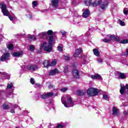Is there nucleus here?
I'll use <instances>...</instances> for the list:
<instances>
[{
    "label": "nucleus",
    "instance_id": "obj_38",
    "mask_svg": "<svg viewBox=\"0 0 128 128\" xmlns=\"http://www.w3.org/2000/svg\"><path fill=\"white\" fill-rule=\"evenodd\" d=\"M120 44H128V40H123L120 41Z\"/></svg>",
    "mask_w": 128,
    "mask_h": 128
},
{
    "label": "nucleus",
    "instance_id": "obj_8",
    "mask_svg": "<svg viewBox=\"0 0 128 128\" xmlns=\"http://www.w3.org/2000/svg\"><path fill=\"white\" fill-rule=\"evenodd\" d=\"M10 53H6L4 54L0 58V62H4V60H10Z\"/></svg>",
    "mask_w": 128,
    "mask_h": 128
},
{
    "label": "nucleus",
    "instance_id": "obj_30",
    "mask_svg": "<svg viewBox=\"0 0 128 128\" xmlns=\"http://www.w3.org/2000/svg\"><path fill=\"white\" fill-rule=\"evenodd\" d=\"M3 108H4V110H8V108H10V106L8 104H3Z\"/></svg>",
    "mask_w": 128,
    "mask_h": 128
},
{
    "label": "nucleus",
    "instance_id": "obj_24",
    "mask_svg": "<svg viewBox=\"0 0 128 128\" xmlns=\"http://www.w3.org/2000/svg\"><path fill=\"white\" fill-rule=\"evenodd\" d=\"M43 66H44V68H48V66H50V61L48 60H45L43 63Z\"/></svg>",
    "mask_w": 128,
    "mask_h": 128
},
{
    "label": "nucleus",
    "instance_id": "obj_9",
    "mask_svg": "<svg viewBox=\"0 0 128 128\" xmlns=\"http://www.w3.org/2000/svg\"><path fill=\"white\" fill-rule=\"evenodd\" d=\"M12 56L14 58H22L24 56V52L22 51H19L17 52H14L12 53Z\"/></svg>",
    "mask_w": 128,
    "mask_h": 128
},
{
    "label": "nucleus",
    "instance_id": "obj_50",
    "mask_svg": "<svg viewBox=\"0 0 128 128\" xmlns=\"http://www.w3.org/2000/svg\"><path fill=\"white\" fill-rule=\"evenodd\" d=\"M128 114V110H126L125 112H123V114H125V115Z\"/></svg>",
    "mask_w": 128,
    "mask_h": 128
},
{
    "label": "nucleus",
    "instance_id": "obj_35",
    "mask_svg": "<svg viewBox=\"0 0 128 128\" xmlns=\"http://www.w3.org/2000/svg\"><path fill=\"white\" fill-rule=\"evenodd\" d=\"M32 8H36V6H38V1H34L32 2Z\"/></svg>",
    "mask_w": 128,
    "mask_h": 128
},
{
    "label": "nucleus",
    "instance_id": "obj_28",
    "mask_svg": "<svg viewBox=\"0 0 128 128\" xmlns=\"http://www.w3.org/2000/svg\"><path fill=\"white\" fill-rule=\"evenodd\" d=\"M28 40H36V36H30L28 37Z\"/></svg>",
    "mask_w": 128,
    "mask_h": 128
},
{
    "label": "nucleus",
    "instance_id": "obj_39",
    "mask_svg": "<svg viewBox=\"0 0 128 128\" xmlns=\"http://www.w3.org/2000/svg\"><path fill=\"white\" fill-rule=\"evenodd\" d=\"M26 16L28 18H30V20H32V18L31 13H28V14H26Z\"/></svg>",
    "mask_w": 128,
    "mask_h": 128
},
{
    "label": "nucleus",
    "instance_id": "obj_6",
    "mask_svg": "<svg viewBox=\"0 0 128 128\" xmlns=\"http://www.w3.org/2000/svg\"><path fill=\"white\" fill-rule=\"evenodd\" d=\"M90 78H91L92 80H102V77L98 74H96L94 75H90Z\"/></svg>",
    "mask_w": 128,
    "mask_h": 128
},
{
    "label": "nucleus",
    "instance_id": "obj_11",
    "mask_svg": "<svg viewBox=\"0 0 128 128\" xmlns=\"http://www.w3.org/2000/svg\"><path fill=\"white\" fill-rule=\"evenodd\" d=\"M0 76H2V80H10V75L6 72H1Z\"/></svg>",
    "mask_w": 128,
    "mask_h": 128
},
{
    "label": "nucleus",
    "instance_id": "obj_22",
    "mask_svg": "<svg viewBox=\"0 0 128 128\" xmlns=\"http://www.w3.org/2000/svg\"><path fill=\"white\" fill-rule=\"evenodd\" d=\"M113 114L114 116H118V110L116 107L112 108Z\"/></svg>",
    "mask_w": 128,
    "mask_h": 128
},
{
    "label": "nucleus",
    "instance_id": "obj_21",
    "mask_svg": "<svg viewBox=\"0 0 128 128\" xmlns=\"http://www.w3.org/2000/svg\"><path fill=\"white\" fill-rule=\"evenodd\" d=\"M46 32H42L38 34V36L40 38H46Z\"/></svg>",
    "mask_w": 128,
    "mask_h": 128
},
{
    "label": "nucleus",
    "instance_id": "obj_17",
    "mask_svg": "<svg viewBox=\"0 0 128 128\" xmlns=\"http://www.w3.org/2000/svg\"><path fill=\"white\" fill-rule=\"evenodd\" d=\"M28 68L30 70L34 72V70H38V66L36 65H31L30 66H28Z\"/></svg>",
    "mask_w": 128,
    "mask_h": 128
},
{
    "label": "nucleus",
    "instance_id": "obj_52",
    "mask_svg": "<svg viewBox=\"0 0 128 128\" xmlns=\"http://www.w3.org/2000/svg\"><path fill=\"white\" fill-rule=\"evenodd\" d=\"M14 108H18V106H16V105H14Z\"/></svg>",
    "mask_w": 128,
    "mask_h": 128
},
{
    "label": "nucleus",
    "instance_id": "obj_3",
    "mask_svg": "<svg viewBox=\"0 0 128 128\" xmlns=\"http://www.w3.org/2000/svg\"><path fill=\"white\" fill-rule=\"evenodd\" d=\"M108 2H102V0H96L92 2V6H100V12H104V10L106 9V8L108 6Z\"/></svg>",
    "mask_w": 128,
    "mask_h": 128
},
{
    "label": "nucleus",
    "instance_id": "obj_23",
    "mask_svg": "<svg viewBox=\"0 0 128 128\" xmlns=\"http://www.w3.org/2000/svg\"><path fill=\"white\" fill-rule=\"evenodd\" d=\"M110 40H112V38L108 37V35L106 38H104V39H102V42H110Z\"/></svg>",
    "mask_w": 128,
    "mask_h": 128
},
{
    "label": "nucleus",
    "instance_id": "obj_41",
    "mask_svg": "<svg viewBox=\"0 0 128 128\" xmlns=\"http://www.w3.org/2000/svg\"><path fill=\"white\" fill-rule=\"evenodd\" d=\"M68 66H65L64 68V74H66L68 72Z\"/></svg>",
    "mask_w": 128,
    "mask_h": 128
},
{
    "label": "nucleus",
    "instance_id": "obj_20",
    "mask_svg": "<svg viewBox=\"0 0 128 128\" xmlns=\"http://www.w3.org/2000/svg\"><path fill=\"white\" fill-rule=\"evenodd\" d=\"M92 0H84V2L87 6H92Z\"/></svg>",
    "mask_w": 128,
    "mask_h": 128
},
{
    "label": "nucleus",
    "instance_id": "obj_10",
    "mask_svg": "<svg viewBox=\"0 0 128 128\" xmlns=\"http://www.w3.org/2000/svg\"><path fill=\"white\" fill-rule=\"evenodd\" d=\"M84 12L82 14V16H83L84 18H88L90 16V10L88 9H84Z\"/></svg>",
    "mask_w": 128,
    "mask_h": 128
},
{
    "label": "nucleus",
    "instance_id": "obj_48",
    "mask_svg": "<svg viewBox=\"0 0 128 128\" xmlns=\"http://www.w3.org/2000/svg\"><path fill=\"white\" fill-rule=\"evenodd\" d=\"M8 18H10V20L12 21V20H14V18H12V16H8Z\"/></svg>",
    "mask_w": 128,
    "mask_h": 128
},
{
    "label": "nucleus",
    "instance_id": "obj_42",
    "mask_svg": "<svg viewBox=\"0 0 128 128\" xmlns=\"http://www.w3.org/2000/svg\"><path fill=\"white\" fill-rule=\"evenodd\" d=\"M30 82L32 84H34L35 82H34V78H31Z\"/></svg>",
    "mask_w": 128,
    "mask_h": 128
},
{
    "label": "nucleus",
    "instance_id": "obj_15",
    "mask_svg": "<svg viewBox=\"0 0 128 128\" xmlns=\"http://www.w3.org/2000/svg\"><path fill=\"white\" fill-rule=\"evenodd\" d=\"M60 71L58 68H55L52 70H50L49 72V76H54V74H59Z\"/></svg>",
    "mask_w": 128,
    "mask_h": 128
},
{
    "label": "nucleus",
    "instance_id": "obj_47",
    "mask_svg": "<svg viewBox=\"0 0 128 128\" xmlns=\"http://www.w3.org/2000/svg\"><path fill=\"white\" fill-rule=\"evenodd\" d=\"M97 60L100 62V64H102V58H98Z\"/></svg>",
    "mask_w": 128,
    "mask_h": 128
},
{
    "label": "nucleus",
    "instance_id": "obj_54",
    "mask_svg": "<svg viewBox=\"0 0 128 128\" xmlns=\"http://www.w3.org/2000/svg\"><path fill=\"white\" fill-rule=\"evenodd\" d=\"M72 66H74V65H72Z\"/></svg>",
    "mask_w": 128,
    "mask_h": 128
},
{
    "label": "nucleus",
    "instance_id": "obj_7",
    "mask_svg": "<svg viewBox=\"0 0 128 128\" xmlns=\"http://www.w3.org/2000/svg\"><path fill=\"white\" fill-rule=\"evenodd\" d=\"M52 94H54L52 92L44 93L40 96V98H42V100H46V98H48L52 96Z\"/></svg>",
    "mask_w": 128,
    "mask_h": 128
},
{
    "label": "nucleus",
    "instance_id": "obj_33",
    "mask_svg": "<svg viewBox=\"0 0 128 128\" xmlns=\"http://www.w3.org/2000/svg\"><path fill=\"white\" fill-rule=\"evenodd\" d=\"M118 22H119V24H120V26H124L125 24H124V21H122L120 20H118Z\"/></svg>",
    "mask_w": 128,
    "mask_h": 128
},
{
    "label": "nucleus",
    "instance_id": "obj_49",
    "mask_svg": "<svg viewBox=\"0 0 128 128\" xmlns=\"http://www.w3.org/2000/svg\"><path fill=\"white\" fill-rule=\"evenodd\" d=\"M35 88H38V87H40V84H35Z\"/></svg>",
    "mask_w": 128,
    "mask_h": 128
},
{
    "label": "nucleus",
    "instance_id": "obj_25",
    "mask_svg": "<svg viewBox=\"0 0 128 128\" xmlns=\"http://www.w3.org/2000/svg\"><path fill=\"white\" fill-rule=\"evenodd\" d=\"M93 52L94 56H100V51H98V50L96 48L93 50Z\"/></svg>",
    "mask_w": 128,
    "mask_h": 128
},
{
    "label": "nucleus",
    "instance_id": "obj_36",
    "mask_svg": "<svg viewBox=\"0 0 128 128\" xmlns=\"http://www.w3.org/2000/svg\"><path fill=\"white\" fill-rule=\"evenodd\" d=\"M124 12L125 16H128V8H125L124 10Z\"/></svg>",
    "mask_w": 128,
    "mask_h": 128
},
{
    "label": "nucleus",
    "instance_id": "obj_31",
    "mask_svg": "<svg viewBox=\"0 0 128 128\" xmlns=\"http://www.w3.org/2000/svg\"><path fill=\"white\" fill-rule=\"evenodd\" d=\"M46 32V36H48H48H52V34H54V32H52V30H48Z\"/></svg>",
    "mask_w": 128,
    "mask_h": 128
},
{
    "label": "nucleus",
    "instance_id": "obj_14",
    "mask_svg": "<svg viewBox=\"0 0 128 128\" xmlns=\"http://www.w3.org/2000/svg\"><path fill=\"white\" fill-rule=\"evenodd\" d=\"M72 74L74 78H80V74L78 70H73Z\"/></svg>",
    "mask_w": 128,
    "mask_h": 128
},
{
    "label": "nucleus",
    "instance_id": "obj_5",
    "mask_svg": "<svg viewBox=\"0 0 128 128\" xmlns=\"http://www.w3.org/2000/svg\"><path fill=\"white\" fill-rule=\"evenodd\" d=\"M0 8L2 10V12L4 16H8L10 14V12L6 10V5L4 4H0Z\"/></svg>",
    "mask_w": 128,
    "mask_h": 128
},
{
    "label": "nucleus",
    "instance_id": "obj_27",
    "mask_svg": "<svg viewBox=\"0 0 128 128\" xmlns=\"http://www.w3.org/2000/svg\"><path fill=\"white\" fill-rule=\"evenodd\" d=\"M7 48L8 50H14V44H7Z\"/></svg>",
    "mask_w": 128,
    "mask_h": 128
},
{
    "label": "nucleus",
    "instance_id": "obj_19",
    "mask_svg": "<svg viewBox=\"0 0 128 128\" xmlns=\"http://www.w3.org/2000/svg\"><path fill=\"white\" fill-rule=\"evenodd\" d=\"M52 4L54 8H56L58 4V0H52Z\"/></svg>",
    "mask_w": 128,
    "mask_h": 128
},
{
    "label": "nucleus",
    "instance_id": "obj_1",
    "mask_svg": "<svg viewBox=\"0 0 128 128\" xmlns=\"http://www.w3.org/2000/svg\"><path fill=\"white\" fill-rule=\"evenodd\" d=\"M56 36H50L48 39V44L46 42H44L40 45V46L44 48L45 52H50L52 50V44H56Z\"/></svg>",
    "mask_w": 128,
    "mask_h": 128
},
{
    "label": "nucleus",
    "instance_id": "obj_29",
    "mask_svg": "<svg viewBox=\"0 0 128 128\" xmlns=\"http://www.w3.org/2000/svg\"><path fill=\"white\" fill-rule=\"evenodd\" d=\"M62 44H60L58 46V50L59 52H62Z\"/></svg>",
    "mask_w": 128,
    "mask_h": 128
},
{
    "label": "nucleus",
    "instance_id": "obj_26",
    "mask_svg": "<svg viewBox=\"0 0 128 128\" xmlns=\"http://www.w3.org/2000/svg\"><path fill=\"white\" fill-rule=\"evenodd\" d=\"M56 64V60H54L52 61L50 63V66H54Z\"/></svg>",
    "mask_w": 128,
    "mask_h": 128
},
{
    "label": "nucleus",
    "instance_id": "obj_37",
    "mask_svg": "<svg viewBox=\"0 0 128 128\" xmlns=\"http://www.w3.org/2000/svg\"><path fill=\"white\" fill-rule=\"evenodd\" d=\"M34 45H30V50L31 52H34Z\"/></svg>",
    "mask_w": 128,
    "mask_h": 128
},
{
    "label": "nucleus",
    "instance_id": "obj_45",
    "mask_svg": "<svg viewBox=\"0 0 128 128\" xmlns=\"http://www.w3.org/2000/svg\"><path fill=\"white\" fill-rule=\"evenodd\" d=\"M56 128H64V125L62 124H58Z\"/></svg>",
    "mask_w": 128,
    "mask_h": 128
},
{
    "label": "nucleus",
    "instance_id": "obj_40",
    "mask_svg": "<svg viewBox=\"0 0 128 128\" xmlns=\"http://www.w3.org/2000/svg\"><path fill=\"white\" fill-rule=\"evenodd\" d=\"M103 98L104 100H108V95L104 94Z\"/></svg>",
    "mask_w": 128,
    "mask_h": 128
},
{
    "label": "nucleus",
    "instance_id": "obj_18",
    "mask_svg": "<svg viewBox=\"0 0 128 128\" xmlns=\"http://www.w3.org/2000/svg\"><path fill=\"white\" fill-rule=\"evenodd\" d=\"M118 76L120 80H124V78H126V74H124V73H122L120 72H118Z\"/></svg>",
    "mask_w": 128,
    "mask_h": 128
},
{
    "label": "nucleus",
    "instance_id": "obj_53",
    "mask_svg": "<svg viewBox=\"0 0 128 128\" xmlns=\"http://www.w3.org/2000/svg\"><path fill=\"white\" fill-rule=\"evenodd\" d=\"M26 114H29L30 112L26 110Z\"/></svg>",
    "mask_w": 128,
    "mask_h": 128
},
{
    "label": "nucleus",
    "instance_id": "obj_44",
    "mask_svg": "<svg viewBox=\"0 0 128 128\" xmlns=\"http://www.w3.org/2000/svg\"><path fill=\"white\" fill-rule=\"evenodd\" d=\"M64 58L66 60H70V56H64Z\"/></svg>",
    "mask_w": 128,
    "mask_h": 128
},
{
    "label": "nucleus",
    "instance_id": "obj_43",
    "mask_svg": "<svg viewBox=\"0 0 128 128\" xmlns=\"http://www.w3.org/2000/svg\"><path fill=\"white\" fill-rule=\"evenodd\" d=\"M66 90H68V88H64L62 89H61V92H64Z\"/></svg>",
    "mask_w": 128,
    "mask_h": 128
},
{
    "label": "nucleus",
    "instance_id": "obj_46",
    "mask_svg": "<svg viewBox=\"0 0 128 128\" xmlns=\"http://www.w3.org/2000/svg\"><path fill=\"white\" fill-rule=\"evenodd\" d=\"M62 34L63 36H66V32L64 31V30H62L60 32Z\"/></svg>",
    "mask_w": 128,
    "mask_h": 128
},
{
    "label": "nucleus",
    "instance_id": "obj_2",
    "mask_svg": "<svg viewBox=\"0 0 128 128\" xmlns=\"http://www.w3.org/2000/svg\"><path fill=\"white\" fill-rule=\"evenodd\" d=\"M62 102L66 108H70L74 106V102L70 96H64L62 98Z\"/></svg>",
    "mask_w": 128,
    "mask_h": 128
},
{
    "label": "nucleus",
    "instance_id": "obj_32",
    "mask_svg": "<svg viewBox=\"0 0 128 128\" xmlns=\"http://www.w3.org/2000/svg\"><path fill=\"white\" fill-rule=\"evenodd\" d=\"M14 88V85L12 84V82L8 83L7 86V88Z\"/></svg>",
    "mask_w": 128,
    "mask_h": 128
},
{
    "label": "nucleus",
    "instance_id": "obj_12",
    "mask_svg": "<svg viewBox=\"0 0 128 128\" xmlns=\"http://www.w3.org/2000/svg\"><path fill=\"white\" fill-rule=\"evenodd\" d=\"M126 88L127 90L126 94H128V84L126 85V86H122L120 90V94H122L124 92H126Z\"/></svg>",
    "mask_w": 128,
    "mask_h": 128
},
{
    "label": "nucleus",
    "instance_id": "obj_51",
    "mask_svg": "<svg viewBox=\"0 0 128 128\" xmlns=\"http://www.w3.org/2000/svg\"><path fill=\"white\" fill-rule=\"evenodd\" d=\"M10 112H12V114H14V109L12 108L11 110H10Z\"/></svg>",
    "mask_w": 128,
    "mask_h": 128
},
{
    "label": "nucleus",
    "instance_id": "obj_13",
    "mask_svg": "<svg viewBox=\"0 0 128 128\" xmlns=\"http://www.w3.org/2000/svg\"><path fill=\"white\" fill-rule=\"evenodd\" d=\"M108 38H110L112 40H116V42H120V37H118V36L114 35H108Z\"/></svg>",
    "mask_w": 128,
    "mask_h": 128
},
{
    "label": "nucleus",
    "instance_id": "obj_4",
    "mask_svg": "<svg viewBox=\"0 0 128 128\" xmlns=\"http://www.w3.org/2000/svg\"><path fill=\"white\" fill-rule=\"evenodd\" d=\"M88 94L89 96H94L98 93V90L94 88H89L87 91Z\"/></svg>",
    "mask_w": 128,
    "mask_h": 128
},
{
    "label": "nucleus",
    "instance_id": "obj_16",
    "mask_svg": "<svg viewBox=\"0 0 128 128\" xmlns=\"http://www.w3.org/2000/svg\"><path fill=\"white\" fill-rule=\"evenodd\" d=\"M82 48H79L77 49L74 54V56L75 58H78V56H80V54L82 53Z\"/></svg>",
    "mask_w": 128,
    "mask_h": 128
},
{
    "label": "nucleus",
    "instance_id": "obj_34",
    "mask_svg": "<svg viewBox=\"0 0 128 128\" xmlns=\"http://www.w3.org/2000/svg\"><path fill=\"white\" fill-rule=\"evenodd\" d=\"M77 94H78V96H84V92H82V91L78 90H77Z\"/></svg>",
    "mask_w": 128,
    "mask_h": 128
}]
</instances>
